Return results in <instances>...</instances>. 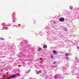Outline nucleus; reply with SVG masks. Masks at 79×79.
Returning a JSON list of instances; mask_svg holds the SVG:
<instances>
[{"label":"nucleus","mask_w":79,"mask_h":79,"mask_svg":"<svg viewBox=\"0 0 79 79\" xmlns=\"http://www.w3.org/2000/svg\"><path fill=\"white\" fill-rule=\"evenodd\" d=\"M66 60H69V57H66Z\"/></svg>","instance_id":"obj_9"},{"label":"nucleus","mask_w":79,"mask_h":79,"mask_svg":"<svg viewBox=\"0 0 79 79\" xmlns=\"http://www.w3.org/2000/svg\"><path fill=\"white\" fill-rule=\"evenodd\" d=\"M5 75H3V77H5Z\"/></svg>","instance_id":"obj_11"},{"label":"nucleus","mask_w":79,"mask_h":79,"mask_svg":"<svg viewBox=\"0 0 79 79\" xmlns=\"http://www.w3.org/2000/svg\"><path fill=\"white\" fill-rule=\"evenodd\" d=\"M51 58H53V56H51Z\"/></svg>","instance_id":"obj_16"},{"label":"nucleus","mask_w":79,"mask_h":79,"mask_svg":"<svg viewBox=\"0 0 79 79\" xmlns=\"http://www.w3.org/2000/svg\"><path fill=\"white\" fill-rule=\"evenodd\" d=\"M10 77H11V78H15V77H16V75L14 74L10 76Z\"/></svg>","instance_id":"obj_2"},{"label":"nucleus","mask_w":79,"mask_h":79,"mask_svg":"<svg viewBox=\"0 0 79 79\" xmlns=\"http://www.w3.org/2000/svg\"><path fill=\"white\" fill-rule=\"evenodd\" d=\"M54 23L55 24V23H55V22H54Z\"/></svg>","instance_id":"obj_17"},{"label":"nucleus","mask_w":79,"mask_h":79,"mask_svg":"<svg viewBox=\"0 0 79 79\" xmlns=\"http://www.w3.org/2000/svg\"><path fill=\"white\" fill-rule=\"evenodd\" d=\"M43 47L44 48H47V46L46 45H43Z\"/></svg>","instance_id":"obj_4"},{"label":"nucleus","mask_w":79,"mask_h":79,"mask_svg":"<svg viewBox=\"0 0 79 79\" xmlns=\"http://www.w3.org/2000/svg\"><path fill=\"white\" fill-rule=\"evenodd\" d=\"M38 52H40V51H42V49L41 48H39L38 50Z\"/></svg>","instance_id":"obj_5"},{"label":"nucleus","mask_w":79,"mask_h":79,"mask_svg":"<svg viewBox=\"0 0 79 79\" xmlns=\"http://www.w3.org/2000/svg\"><path fill=\"white\" fill-rule=\"evenodd\" d=\"M53 53L55 55H56V54H57V52H56V51L55 50H53Z\"/></svg>","instance_id":"obj_3"},{"label":"nucleus","mask_w":79,"mask_h":79,"mask_svg":"<svg viewBox=\"0 0 79 79\" xmlns=\"http://www.w3.org/2000/svg\"><path fill=\"white\" fill-rule=\"evenodd\" d=\"M39 73H41V70L39 71Z\"/></svg>","instance_id":"obj_13"},{"label":"nucleus","mask_w":79,"mask_h":79,"mask_svg":"<svg viewBox=\"0 0 79 79\" xmlns=\"http://www.w3.org/2000/svg\"><path fill=\"white\" fill-rule=\"evenodd\" d=\"M65 56H69V54L68 53H67L65 54Z\"/></svg>","instance_id":"obj_8"},{"label":"nucleus","mask_w":79,"mask_h":79,"mask_svg":"<svg viewBox=\"0 0 79 79\" xmlns=\"http://www.w3.org/2000/svg\"><path fill=\"white\" fill-rule=\"evenodd\" d=\"M40 60H42V58H40Z\"/></svg>","instance_id":"obj_15"},{"label":"nucleus","mask_w":79,"mask_h":79,"mask_svg":"<svg viewBox=\"0 0 79 79\" xmlns=\"http://www.w3.org/2000/svg\"><path fill=\"white\" fill-rule=\"evenodd\" d=\"M64 30L65 31H67V29H66V28H64Z\"/></svg>","instance_id":"obj_6"},{"label":"nucleus","mask_w":79,"mask_h":79,"mask_svg":"<svg viewBox=\"0 0 79 79\" xmlns=\"http://www.w3.org/2000/svg\"><path fill=\"white\" fill-rule=\"evenodd\" d=\"M69 8H70V9H72L73 8V6H70Z\"/></svg>","instance_id":"obj_7"},{"label":"nucleus","mask_w":79,"mask_h":79,"mask_svg":"<svg viewBox=\"0 0 79 79\" xmlns=\"http://www.w3.org/2000/svg\"><path fill=\"white\" fill-rule=\"evenodd\" d=\"M53 64H56V62H53Z\"/></svg>","instance_id":"obj_10"},{"label":"nucleus","mask_w":79,"mask_h":79,"mask_svg":"<svg viewBox=\"0 0 79 79\" xmlns=\"http://www.w3.org/2000/svg\"><path fill=\"white\" fill-rule=\"evenodd\" d=\"M55 78H56V75H55Z\"/></svg>","instance_id":"obj_12"},{"label":"nucleus","mask_w":79,"mask_h":79,"mask_svg":"<svg viewBox=\"0 0 79 79\" xmlns=\"http://www.w3.org/2000/svg\"><path fill=\"white\" fill-rule=\"evenodd\" d=\"M64 20V18L61 17L59 19V21L60 22H63Z\"/></svg>","instance_id":"obj_1"},{"label":"nucleus","mask_w":79,"mask_h":79,"mask_svg":"<svg viewBox=\"0 0 79 79\" xmlns=\"http://www.w3.org/2000/svg\"><path fill=\"white\" fill-rule=\"evenodd\" d=\"M11 78L10 77H8L7 79H10Z\"/></svg>","instance_id":"obj_14"}]
</instances>
